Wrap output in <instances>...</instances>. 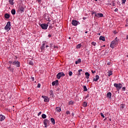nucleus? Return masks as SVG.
I'll return each mask as SVG.
<instances>
[{
	"mask_svg": "<svg viewBox=\"0 0 128 128\" xmlns=\"http://www.w3.org/2000/svg\"><path fill=\"white\" fill-rule=\"evenodd\" d=\"M116 38H116L114 40L111 42L110 44V48H114V46H116V44H118V40H116Z\"/></svg>",
	"mask_w": 128,
	"mask_h": 128,
	"instance_id": "f257e3e1",
	"label": "nucleus"
},
{
	"mask_svg": "<svg viewBox=\"0 0 128 128\" xmlns=\"http://www.w3.org/2000/svg\"><path fill=\"white\" fill-rule=\"evenodd\" d=\"M114 86H115V88H116L117 90H120V88H122V85L121 84L114 83Z\"/></svg>",
	"mask_w": 128,
	"mask_h": 128,
	"instance_id": "f03ea898",
	"label": "nucleus"
},
{
	"mask_svg": "<svg viewBox=\"0 0 128 128\" xmlns=\"http://www.w3.org/2000/svg\"><path fill=\"white\" fill-rule=\"evenodd\" d=\"M43 122L44 125V128H48V126L50 124V120L48 119L44 120Z\"/></svg>",
	"mask_w": 128,
	"mask_h": 128,
	"instance_id": "7ed1b4c3",
	"label": "nucleus"
},
{
	"mask_svg": "<svg viewBox=\"0 0 128 128\" xmlns=\"http://www.w3.org/2000/svg\"><path fill=\"white\" fill-rule=\"evenodd\" d=\"M6 30H10V22H7L6 26L4 27Z\"/></svg>",
	"mask_w": 128,
	"mask_h": 128,
	"instance_id": "20e7f679",
	"label": "nucleus"
},
{
	"mask_svg": "<svg viewBox=\"0 0 128 128\" xmlns=\"http://www.w3.org/2000/svg\"><path fill=\"white\" fill-rule=\"evenodd\" d=\"M12 64L13 66H16L17 68H20V62L18 61H14L12 62Z\"/></svg>",
	"mask_w": 128,
	"mask_h": 128,
	"instance_id": "39448f33",
	"label": "nucleus"
},
{
	"mask_svg": "<svg viewBox=\"0 0 128 128\" xmlns=\"http://www.w3.org/2000/svg\"><path fill=\"white\" fill-rule=\"evenodd\" d=\"M66 76V74H64V72H60L57 74L56 78H58V80H60V78L62 76Z\"/></svg>",
	"mask_w": 128,
	"mask_h": 128,
	"instance_id": "423d86ee",
	"label": "nucleus"
},
{
	"mask_svg": "<svg viewBox=\"0 0 128 128\" xmlns=\"http://www.w3.org/2000/svg\"><path fill=\"white\" fill-rule=\"evenodd\" d=\"M40 26H41L42 30H47L48 25L46 24H40Z\"/></svg>",
	"mask_w": 128,
	"mask_h": 128,
	"instance_id": "0eeeda50",
	"label": "nucleus"
},
{
	"mask_svg": "<svg viewBox=\"0 0 128 128\" xmlns=\"http://www.w3.org/2000/svg\"><path fill=\"white\" fill-rule=\"evenodd\" d=\"M42 98H44V102H50V100L48 99V96H42Z\"/></svg>",
	"mask_w": 128,
	"mask_h": 128,
	"instance_id": "6e6552de",
	"label": "nucleus"
},
{
	"mask_svg": "<svg viewBox=\"0 0 128 128\" xmlns=\"http://www.w3.org/2000/svg\"><path fill=\"white\" fill-rule=\"evenodd\" d=\"M95 16H96L97 18H102L104 16V14L102 13H95Z\"/></svg>",
	"mask_w": 128,
	"mask_h": 128,
	"instance_id": "1a4fd4ad",
	"label": "nucleus"
},
{
	"mask_svg": "<svg viewBox=\"0 0 128 128\" xmlns=\"http://www.w3.org/2000/svg\"><path fill=\"white\" fill-rule=\"evenodd\" d=\"M72 26H76L78 24V22L76 21V20H72Z\"/></svg>",
	"mask_w": 128,
	"mask_h": 128,
	"instance_id": "9d476101",
	"label": "nucleus"
},
{
	"mask_svg": "<svg viewBox=\"0 0 128 128\" xmlns=\"http://www.w3.org/2000/svg\"><path fill=\"white\" fill-rule=\"evenodd\" d=\"M24 8L22 6H20L18 8V12H24Z\"/></svg>",
	"mask_w": 128,
	"mask_h": 128,
	"instance_id": "9b49d317",
	"label": "nucleus"
},
{
	"mask_svg": "<svg viewBox=\"0 0 128 128\" xmlns=\"http://www.w3.org/2000/svg\"><path fill=\"white\" fill-rule=\"evenodd\" d=\"M6 119V116H3L2 114H0V122H2V120H4Z\"/></svg>",
	"mask_w": 128,
	"mask_h": 128,
	"instance_id": "f8f14e48",
	"label": "nucleus"
},
{
	"mask_svg": "<svg viewBox=\"0 0 128 128\" xmlns=\"http://www.w3.org/2000/svg\"><path fill=\"white\" fill-rule=\"evenodd\" d=\"M100 80V76L98 75L96 76V78H93V82H98Z\"/></svg>",
	"mask_w": 128,
	"mask_h": 128,
	"instance_id": "ddd939ff",
	"label": "nucleus"
},
{
	"mask_svg": "<svg viewBox=\"0 0 128 128\" xmlns=\"http://www.w3.org/2000/svg\"><path fill=\"white\" fill-rule=\"evenodd\" d=\"M126 108V104H122L120 105V110H122Z\"/></svg>",
	"mask_w": 128,
	"mask_h": 128,
	"instance_id": "4468645a",
	"label": "nucleus"
},
{
	"mask_svg": "<svg viewBox=\"0 0 128 128\" xmlns=\"http://www.w3.org/2000/svg\"><path fill=\"white\" fill-rule=\"evenodd\" d=\"M58 86V80H56V81H54L52 82V86Z\"/></svg>",
	"mask_w": 128,
	"mask_h": 128,
	"instance_id": "2eb2a0df",
	"label": "nucleus"
},
{
	"mask_svg": "<svg viewBox=\"0 0 128 128\" xmlns=\"http://www.w3.org/2000/svg\"><path fill=\"white\" fill-rule=\"evenodd\" d=\"M56 110L58 112H62V108L60 107H56Z\"/></svg>",
	"mask_w": 128,
	"mask_h": 128,
	"instance_id": "dca6fc26",
	"label": "nucleus"
},
{
	"mask_svg": "<svg viewBox=\"0 0 128 128\" xmlns=\"http://www.w3.org/2000/svg\"><path fill=\"white\" fill-rule=\"evenodd\" d=\"M107 98H112V92H108L106 94Z\"/></svg>",
	"mask_w": 128,
	"mask_h": 128,
	"instance_id": "f3484780",
	"label": "nucleus"
},
{
	"mask_svg": "<svg viewBox=\"0 0 128 128\" xmlns=\"http://www.w3.org/2000/svg\"><path fill=\"white\" fill-rule=\"evenodd\" d=\"M100 40H102V42H106V38L104 36H100Z\"/></svg>",
	"mask_w": 128,
	"mask_h": 128,
	"instance_id": "a211bd4d",
	"label": "nucleus"
},
{
	"mask_svg": "<svg viewBox=\"0 0 128 128\" xmlns=\"http://www.w3.org/2000/svg\"><path fill=\"white\" fill-rule=\"evenodd\" d=\"M85 76H86V78L88 79L90 78V73H88V72H86L85 73Z\"/></svg>",
	"mask_w": 128,
	"mask_h": 128,
	"instance_id": "6ab92c4d",
	"label": "nucleus"
},
{
	"mask_svg": "<svg viewBox=\"0 0 128 128\" xmlns=\"http://www.w3.org/2000/svg\"><path fill=\"white\" fill-rule=\"evenodd\" d=\"M80 62H82V60H80V58H79V59H78V60L77 61H76L75 62V64H80Z\"/></svg>",
	"mask_w": 128,
	"mask_h": 128,
	"instance_id": "aec40b11",
	"label": "nucleus"
},
{
	"mask_svg": "<svg viewBox=\"0 0 128 128\" xmlns=\"http://www.w3.org/2000/svg\"><path fill=\"white\" fill-rule=\"evenodd\" d=\"M50 120H51L52 124H55L56 121L54 120V118H50Z\"/></svg>",
	"mask_w": 128,
	"mask_h": 128,
	"instance_id": "412c9836",
	"label": "nucleus"
},
{
	"mask_svg": "<svg viewBox=\"0 0 128 128\" xmlns=\"http://www.w3.org/2000/svg\"><path fill=\"white\" fill-rule=\"evenodd\" d=\"M44 46H46V44H45L44 43V44H42V46L41 48H40L41 50H44Z\"/></svg>",
	"mask_w": 128,
	"mask_h": 128,
	"instance_id": "4be33fe9",
	"label": "nucleus"
},
{
	"mask_svg": "<svg viewBox=\"0 0 128 128\" xmlns=\"http://www.w3.org/2000/svg\"><path fill=\"white\" fill-rule=\"evenodd\" d=\"M5 18H10V14H6L4 15Z\"/></svg>",
	"mask_w": 128,
	"mask_h": 128,
	"instance_id": "5701e85b",
	"label": "nucleus"
},
{
	"mask_svg": "<svg viewBox=\"0 0 128 128\" xmlns=\"http://www.w3.org/2000/svg\"><path fill=\"white\" fill-rule=\"evenodd\" d=\"M82 106L84 108H86V106H88V103L86 102H84Z\"/></svg>",
	"mask_w": 128,
	"mask_h": 128,
	"instance_id": "b1692460",
	"label": "nucleus"
},
{
	"mask_svg": "<svg viewBox=\"0 0 128 128\" xmlns=\"http://www.w3.org/2000/svg\"><path fill=\"white\" fill-rule=\"evenodd\" d=\"M9 2L12 6H14V0H9Z\"/></svg>",
	"mask_w": 128,
	"mask_h": 128,
	"instance_id": "393cba45",
	"label": "nucleus"
},
{
	"mask_svg": "<svg viewBox=\"0 0 128 128\" xmlns=\"http://www.w3.org/2000/svg\"><path fill=\"white\" fill-rule=\"evenodd\" d=\"M83 88H84V92H88V88H86V86H83Z\"/></svg>",
	"mask_w": 128,
	"mask_h": 128,
	"instance_id": "a878e982",
	"label": "nucleus"
},
{
	"mask_svg": "<svg viewBox=\"0 0 128 128\" xmlns=\"http://www.w3.org/2000/svg\"><path fill=\"white\" fill-rule=\"evenodd\" d=\"M12 14H16V10L12 9L11 11Z\"/></svg>",
	"mask_w": 128,
	"mask_h": 128,
	"instance_id": "bb28decb",
	"label": "nucleus"
},
{
	"mask_svg": "<svg viewBox=\"0 0 128 128\" xmlns=\"http://www.w3.org/2000/svg\"><path fill=\"white\" fill-rule=\"evenodd\" d=\"M108 76H110L112 74V71H108Z\"/></svg>",
	"mask_w": 128,
	"mask_h": 128,
	"instance_id": "cd10ccee",
	"label": "nucleus"
},
{
	"mask_svg": "<svg viewBox=\"0 0 128 128\" xmlns=\"http://www.w3.org/2000/svg\"><path fill=\"white\" fill-rule=\"evenodd\" d=\"M76 48H82V44H80L76 46Z\"/></svg>",
	"mask_w": 128,
	"mask_h": 128,
	"instance_id": "c85d7f7f",
	"label": "nucleus"
},
{
	"mask_svg": "<svg viewBox=\"0 0 128 128\" xmlns=\"http://www.w3.org/2000/svg\"><path fill=\"white\" fill-rule=\"evenodd\" d=\"M42 118H46V115L45 114H42Z\"/></svg>",
	"mask_w": 128,
	"mask_h": 128,
	"instance_id": "c756f323",
	"label": "nucleus"
},
{
	"mask_svg": "<svg viewBox=\"0 0 128 128\" xmlns=\"http://www.w3.org/2000/svg\"><path fill=\"white\" fill-rule=\"evenodd\" d=\"M50 96H54V91L52 90L50 91Z\"/></svg>",
	"mask_w": 128,
	"mask_h": 128,
	"instance_id": "7c9ffc66",
	"label": "nucleus"
},
{
	"mask_svg": "<svg viewBox=\"0 0 128 128\" xmlns=\"http://www.w3.org/2000/svg\"><path fill=\"white\" fill-rule=\"evenodd\" d=\"M29 64L30 66H33L34 65V62H32V61H30L29 62Z\"/></svg>",
	"mask_w": 128,
	"mask_h": 128,
	"instance_id": "2f4dec72",
	"label": "nucleus"
},
{
	"mask_svg": "<svg viewBox=\"0 0 128 128\" xmlns=\"http://www.w3.org/2000/svg\"><path fill=\"white\" fill-rule=\"evenodd\" d=\"M68 74L70 76H72V71L69 72Z\"/></svg>",
	"mask_w": 128,
	"mask_h": 128,
	"instance_id": "473e14b6",
	"label": "nucleus"
},
{
	"mask_svg": "<svg viewBox=\"0 0 128 128\" xmlns=\"http://www.w3.org/2000/svg\"><path fill=\"white\" fill-rule=\"evenodd\" d=\"M68 104H74V101H70L68 102Z\"/></svg>",
	"mask_w": 128,
	"mask_h": 128,
	"instance_id": "72a5a7b5",
	"label": "nucleus"
},
{
	"mask_svg": "<svg viewBox=\"0 0 128 128\" xmlns=\"http://www.w3.org/2000/svg\"><path fill=\"white\" fill-rule=\"evenodd\" d=\"M126 0H122V4H126Z\"/></svg>",
	"mask_w": 128,
	"mask_h": 128,
	"instance_id": "f704fd0d",
	"label": "nucleus"
},
{
	"mask_svg": "<svg viewBox=\"0 0 128 128\" xmlns=\"http://www.w3.org/2000/svg\"><path fill=\"white\" fill-rule=\"evenodd\" d=\"M92 46H95L96 44V42H92Z\"/></svg>",
	"mask_w": 128,
	"mask_h": 128,
	"instance_id": "c9c22d12",
	"label": "nucleus"
},
{
	"mask_svg": "<svg viewBox=\"0 0 128 128\" xmlns=\"http://www.w3.org/2000/svg\"><path fill=\"white\" fill-rule=\"evenodd\" d=\"M100 116H102V118H104V114H102V113H100Z\"/></svg>",
	"mask_w": 128,
	"mask_h": 128,
	"instance_id": "e433bc0d",
	"label": "nucleus"
},
{
	"mask_svg": "<svg viewBox=\"0 0 128 128\" xmlns=\"http://www.w3.org/2000/svg\"><path fill=\"white\" fill-rule=\"evenodd\" d=\"M112 6H114V1H112Z\"/></svg>",
	"mask_w": 128,
	"mask_h": 128,
	"instance_id": "4c0bfd02",
	"label": "nucleus"
},
{
	"mask_svg": "<svg viewBox=\"0 0 128 128\" xmlns=\"http://www.w3.org/2000/svg\"><path fill=\"white\" fill-rule=\"evenodd\" d=\"M37 88H40V84H38Z\"/></svg>",
	"mask_w": 128,
	"mask_h": 128,
	"instance_id": "58836bf2",
	"label": "nucleus"
},
{
	"mask_svg": "<svg viewBox=\"0 0 128 128\" xmlns=\"http://www.w3.org/2000/svg\"><path fill=\"white\" fill-rule=\"evenodd\" d=\"M66 114H70V111H66Z\"/></svg>",
	"mask_w": 128,
	"mask_h": 128,
	"instance_id": "ea45409f",
	"label": "nucleus"
},
{
	"mask_svg": "<svg viewBox=\"0 0 128 128\" xmlns=\"http://www.w3.org/2000/svg\"><path fill=\"white\" fill-rule=\"evenodd\" d=\"M40 114H42V112H39L38 113V116H40Z\"/></svg>",
	"mask_w": 128,
	"mask_h": 128,
	"instance_id": "a19ab883",
	"label": "nucleus"
},
{
	"mask_svg": "<svg viewBox=\"0 0 128 128\" xmlns=\"http://www.w3.org/2000/svg\"><path fill=\"white\" fill-rule=\"evenodd\" d=\"M122 90L124 91L126 90V87H122Z\"/></svg>",
	"mask_w": 128,
	"mask_h": 128,
	"instance_id": "79ce46f5",
	"label": "nucleus"
},
{
	"mask_svg": "<svg viewBox=\"0 0 128 128\" xmlns=\"http://www.w3.org/2000/svg\"><path fill=\"white\" fill-rule=\"evenodd\" d=\"M92 74H96V70H92Z\"/></svg>",
	"mask_w": 128,
	"mask_h": 128,
	"instance_id": "37998d69",
	"label": "nucleus"
},
{
	"mask_svg": "<svg viewBox=\"0 0 128 128\" xmlns=\"http://www.w3.org/2000/svg\"><path fill=\"white\" fill-rule=\"evenodd\" d=\"M30 100H32V98H28V102H30Z\"/></svg>",
	"mask_w": 128,
	"mask_h": 128,
	"instance_id": "c03bdc74",
	"label": "nucleus"
},
{
	"mask_svg": "<svg viewBox=\"0 0 128 128\" xmlns=\"http://www.w3.org/2000/svg\"><path fill=\"white\" fill-rule=\"evenodd\" d=\"M40 4V2H42V0H36Z\"/></svg>",
	"mask_w": 128,
	"mask_h": 128,
	"instance_id": "a18cd8bd",
	"label": "nucleus"
},
{
	"mask_svg": "<svg viewBox=\"0 0 128 128\" xmlns=\"http://www.w3.org/2000/svg\"><path fill=\"white\" fill-rule=\"evenodd\" d=\"M92 14H96V12H92Z\"/></svg>",
	"mask_w": 128,
	"mask_h": 128,
	"instance_id": "49530a36",
	"label": "nucleus"
},
{
	"mask_svg": "<svg viewBox=\"0 0 128 128\" xmlns=\"http://www.w3.org/2000/svg\"><path fill=\"white\" fill-rule=\"evenodd\" d=\"M8 64H12V61H9Z\"/></svg>",
	"mask_w": 128,
	"mask_h": 128,
	"instance_id": "de8ad7c7",
	"label": "nucleus"
},
{
	"mask_svg": "<svg viewBox=\"0 0 128 128\" xmlns=\"http://www.w3.org/2000/svg\"><path fill=\"white\" fill-rule=\"evenodd\" d=\"M118 9L117 8H116L115 10H114V12H118Z\"/></svg>",
	"mask_w": 128,
	"mask_h": 128,
	"instance_id": "09e8293b",
	"label": "nucleus"
},
{
	"mask_svg": "<svg viewBox=\"0 0 128 128\" xmlns=\"http://www.w3.org/2000/svg\"><path fill=\"white\" fill-rule=\"evenodd\" d=\"M82 72V70L80 69L78 70V72Z\"/></svg>",
	"mask_w": 128,
	"mask_h": 128,
	"instance_id": "8fccbe9b",
	"label": "nucleus"
},
{
	"mask_svg": "<svg viewBox=\"0 0 128 128\" xmlns=\"http://www.w3.org/2000/svg\"><path fill=\"white\" fill-rule=\"evenodd\" d=\"M48 36L49 38H52V35H51L50 34H49L48 35Z\"/></svg>",
	"mask_w": 128,
	"mask_h": 128,
	"instance_id": "3c124183",
	"label": "nucleus"
},
{
	"mask_svg": "<svg viewBox=\"0 0 128 128\" xmlns=\"http://www.w3.org/2000/svg\"><path fill=\"white\" fill-rule=\"evenodd\" d=\"M32 80L34 81V78L32 77Z\"/></svg>",
	"mask_w": 128,
	"mask_h": 128,
	"instance_id": "603ef678",
	"label": "nucleus"
},
{
	"mask_svg": "<svg viewBox=\"0 0 128 128\" xmlns=\"http://www.w3.org/2000/svg\"><path fill=\"white\" fill-rule=\"evenodd\" d=\"M89 95L88 94L86 96L85 98H88Z\"/></svg>",
	"mask_w": 128,
	"mask_h": 128,
	"instance_id": "864d4df0",
	"label": "nucleus"
},
{
	"mask_svg": "<svg viewBox=\"0 0 128 128\" xmlns=\"http://www.w3.org/2000/svg\"><path fill=\"white\" fill-rule=\"evenodd\" d=\"M126 40H128V34L126 36Z\"/></svg>",
	"mask_w": 128,
	"mask_h": 128,
	"instance_id": "5fc2aeb1",
	"label": "nucleus"
},
{
	"mask_svg": "<svg viewBox=\"0 0 128 128\" xmlns=\"http://www.w3.org/2000/svg\"><path fill=\"white\" fill-rule=\"evenodd\" d=\"M54 48H58V46H54Z\"/></svg>",
	"mask_w": 128,
	"mask_h": 128,
	"instance_id": "6e6d98bb",
	"label": "nucleus"
},
{
	"mask_svg": "<svg viewBox=\"0 0 128 128\" xmlns=\"http://www.w3.org/2000/svg\"><path fill=\"white\" fill-rule=\"evenodd\" d=\"M50 30H52V27L51 26H50Z\"/></svg>",
	"mask_w": 128,
	"mask_h": 128,
	"instance_id": "4d7b16f0",
	"label": "nucleus"
},
{
	"mask_svg": "<svg viewBox=\"0 0 128 128\" xmlns=\"http://www.w3.org/2000/svg\"><path fill=\"white\" fill-rule=\"evenodd\" d=\"M81 74H80V72L78 73V76H80Z\"/></svg>",
	"mask_w": 128,
	"mask_h": 128,
	"instance_id": "13d9d810",
	"label": "nucleus"
},
{
	"mask_svg": "<svg viewBox=\"0 0 128 128\" xmlns=\"http://www.w3.org/2000/svg\"><path fill=\"white\" fill-rule=\"evenodd\" d=\"M48 48V46H46V48Z\"/></svg>",
	"mask_w": 128,
	"mask_h": 128,
	"instance_id": "bf43d9fd",
	"label": "nucleus"
},
{
	"mask_svg": "<svg viewBox=\"0 0 128 128\" xmlns=\"http://www.w3.org/2000/svg\"><path fill=\"white\" fill-rule=\"evenodd\" d=\"M85 34H88V32L86 31V32H85Z\"/></svg>",
	"mask_w": 128,
	"mask_h": 128,
	"instance_id": "052dcab7",
	"label": "nucleus"
},
{
	"mask_svg": "<svg viewBox=\"0 0 128 128\" xmlns=\"http://www.w3.org/2000/svg\"><path fill=\"white\" fill-rule=\"evenodd\" d=\"M69 38V40H70V37H69V38Z\"/></svg>",
	"mask_w": 128,
	"mask_h": 128,
	"instance_id": "680f3d73",
	"label": "nucleus"
},
{
	"mask_svg": "<svg viewBox=\"0 0 128 128\" xmlns=\"http://www.w3.org/2000/svg\"><path fill=\"white\" fill-rule=\"evenodd\" d=\"M96 2H98V0H94Z\"/></svg>",
	"mask_w": 128,
	"mask_h": 128,
	"instance_id": "e2e57ef3",
	"label": "nucleus"
},
{
	"mask_svg": "<svg viewBox=\"0 0 128 128\" xmlns=\"http://www.w3.org/2000/svg\"><path fill=\"white\" fill-rule=\"evenodd\" d=\"M84 19H85V18H84Z\"/></svg>",
	"mask_w": 128,
	"mask_h": 128,
	"instance_id": "0e129e2a",
	"label": "nucleus"
},
{
	"mask_svg": "<svg viewBox=\"0 0 128 128\" xmlns=\"http://www.w3.org/2000/svg\"><path fill=\"white\" fill-rule=\"evenodd\" d=\"M104 46H106L104 45Z\"/></svg>",
	"mask_w": 128,
	"mask_h": 128,
	"instance_id": "69168bd1",
	"label": "nucleus"
},
{
	"mask_svg": "<svg viewBox=\"0 0 128 128\" xmlns=\"http://www.w3.org/2000/svg\"><path fill=\"white\" fill-rule=\"evenodd\" d=\"M127 57L128 58V55H127Z\"/></svg>",
	"mask_w": 128,
	"mask_h": 128,
	"instance_id": "338daca9",
	"label": "nucleus"
}]
</instances>
